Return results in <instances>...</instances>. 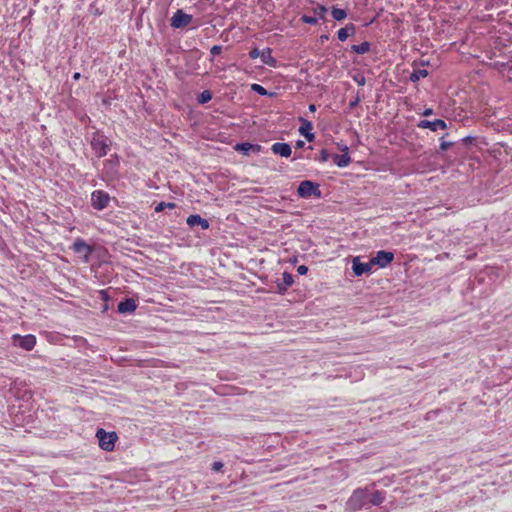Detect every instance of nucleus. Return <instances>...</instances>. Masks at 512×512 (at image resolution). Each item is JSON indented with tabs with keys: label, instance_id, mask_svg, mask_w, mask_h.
Masks as SVG:
<instances>
[{
	"label": "nucleus",
	"instance_id": "nucleus-16",
	"mask_svg": "<svg viewBox=\"0 0 512 512\" xmlns=\"http://www.w3.org/2000/svg\"><path fill=\"white\" fill-rule=\"evenodd\" d=\"M136 302L133 298H127L118 304V311L120 313H132L136 309Z\"/></svg>",
	"mask_w": 512,
	"mask_h": 512
},
{
	"label": "nucleus",
	"instance_id": "nucleus-33",
	"mask_svg": "<svg viewBox=\"0 0 512 512\" xmlns=\"http://www.w3.org/2000/svg\"><path fill=\"white\" fill-rule=\"evenodd\" d=\"M308 271V268L305 266V265H300L298 268H297V272L299 275H305Z\"/></svg>",
	"mask_w": 512,
	"mask_h": 512
},
{
	"label": "nucleus",
	"instance_id": "nucleus-35",
	"mask_svg": "<svg viewBox=\"0 0 512 512\" xmlns=\"http://www.w3.org/2000/svg\"><path fill=\"white\" fill-rule=\"evenodd\" d=\"M355 80H356V82H357V84H358L359 86H363V85H365V78H364L363 76H361V77H359V78H355Z\"/></svg>",
	"mask_w": 512,
	"mask_h": 512
},
{
	"label": "nucleus",
	"instance_id": "nucleus-24",
	"mask_svg": "<svg viewBox=\"0 0 512 512\" xmlns=\"http://www.w3.org/2000/svg\"><path fill=\"white\" fill-rule=\"evenodd\" d=\"M212 99V93L209 90H204L198 97V102L200 104H205Z\"/></svg>",
	"mask_w": 512,
	"mask_h": 512
},
{
	"label": "nucleus",
	"instance_id": "nucleus-44",
	"mask_svg": "<svg viewBox=\"0 0 512 512\" xmlns=\"http://www.w3.org/2000/svg\"><path fill=\"white\" fill-rule=\"evenodd\" d=\"M326 11L325 7H321L320 12Z\"/></svg>",
	"mask_w": 512,
	"mask_h": 512
},
{
	"label": "nucleus",
	"instance_id": "nucleus-2",
	"mask_svg": "<svg viewBox=\"0 0 512 512\" xmlns=\"http://www.w3.org/2000/svg\"><path fill=\"white\" fill-rule=\"evenodd\" d=\"M96 437L101 449L107 452L114 450L115 442L118 439V436L115 432H106L104 429L100 428L96 432Z\"/></svg>",
	"mask_w": 512,
	"mask_h": 512
},
{
	"label": "nucleus",
	"instance_id": "nucleus-12",
	"mask_svg": "<svg viewBox=\"0 0 512 512\" xmlns=\"http://www.w3.org/2000/svg\"><path fill=\"white\" fill-rule=\"evenodd\" d=\"M186 223L190 228L195 226H200L202 230H207L209 228V222L207 219L202 218L198 214H192L187 217Z\"/></svg>",
	"mask_w": 512,
	"mask_h": 512
},
{
	"label": "nucleus",
	"instance_id": "nucleus-3",
	"mask_svg": "<svg viewBox=\"0 0 512 512\" xmlns=\"http://www.w3.org/2000/svg\"><path fill=\"white\" fill-rule=\"evenodd\" d=\"M91 147L97 157L101 158L106 156L109 151L108 138L98 132L93 133Z\"/></svg>",
	"mask_w": 512,
	"mask_h": 512
},
{
	"label": "nucleus",
	"instance_id": "nucleus-30",
	"mask_svg": "<svg viewBox=\"0 0 512 512\" xmlns=\"http://www.w3.org/2000/svg\"><path fill=\"white\" fill-rule=\"evenodd\" d=\"M329 157H330V155L327 152V150L322 149L321 152H320L319 161L320 162H326L329 159Z\"/></svg>",
	"mask_w": 512,
	"mask_h": 512
},
{
	"label": "nucleus",
	"instance_id": "nucleus-45",
	"mask_svg": "<svg viewBox=\"0 0 512 512\" xmlns=\"http://www.w3.org/2000/svg\"><path fill=\"white\" fill-rule=\"evenodd\" d=\"M326 11L325 7H321L320 12Z\"/></svg>",
	"mask_w": 512,
	"mask_h": 512
},
{
	"label": "nucleus",
	"instance_id": "nucleus-34",
	"mask_svg": "<svg viewBox=\"0 0 512 512\" xmlns=\"http://www.w3.org/2000/svg\"><path fill=\"white\" fill-rule=\"evenodd\" d=\"M359 102H360V98L357 96L353 100L350 101L349 107L352 109V108L356 107L359 104Z\"/></svg>",
	"mask_w": 512,
	"mask_h": 512
},
{
	"label": "nucleus",
	"instance_id": "nucleus-4",
	"mask_svg": "<svg viewBox=\"0 0 512 512\" xmlns=\"http://www.w3.org/2000/svg\"><path fill=\"white\" fill-rule=\"evenodd\" d=\"M297 193L302 198H310L311 196H315L317 198L321 197V190L319 188V184L309 180L302 181L299 184L297 188Z\"/></svg>",
	"mask_w": 512,
	"mask_h": 512
},
{
	"label": "nucleus",
	"instance_id": "nucleus-43",
	"mask_svg": "<svg viewBox=\"0 0 512 512\" xmlns=\"http://www.w3.org/2000/svg\"><path fill=\"white\" fill-rule=\"evenodd\" d=\"M100 292H101V294H102V296H103V297H105V296H106V294H105V291H104V290H101Z\"/></svg>",
	"mask_w": 512,
	"mask_h": 512
},
{
	"label": "nucleus",
	"instance_id": "nucleus-32",
	"mask_svg": "<svg viewBox=\"0 0 512 512\" xmlns=\"http://www.w3.org/2000/svg\"><path fill=\"white\" fill-rule=\"evenodd\" d=\"M222 467H223V463H222V462H219V461L214 462V463L212 464V470H213V471H215V472L220 471V470L222 469Z\"/></svg>",
	"mask_w": 512,
	"mask_h": 512
},
{
	"label": "nucleus",
	"instance_id": "nucleus-38",
	"mask_svg": "<svg viewBox=\"0 0 512 512\" xmlns=\"http://www.w3.org/2000/svg\"><path fill=\"white\" fill-rule=\"evenodd\" d=\"M308 109H309L310 112H315L316 111V105L315 104H310Z\"/></svg>",
	"mask_w": 512,
	"mask_h": 512
},
{
	"label": "nucleus",
	"instance_id": "nucleus-31",
	"mask_svg": "<svg viewBox=\"0 0 512 512\" xmlns=\"http://www.w3.org/2000/svg\"><path fill=\"white\" fill-rule=\"evenodd\" d=\"M221 52H222V46H220V45H214V46L210 49V53H211L213 56L219 55Z\"/></svg>",
	"mask_w": 512,
	"mask_h": 512
},
{
	"label": "nucleus",
	"instance_id": "nucleus-6",
	"mask_svg": "<svg viewBox=\"0 0 512 512\" xmlns=\"http://www.w3.org/2000/svg\"><path fill=\"white\" fill-rule=\"evenodd\" d=\"M110 196L102 190H96L91 194V204L97 210H103L108 207Z\"/></svg>",
	"mask_w": 512,
	"mask_h": 512
},
{
	"label": "nucleus",
	"instance_id": "nucleus-20",
	"mask_svg": "<svg viewBox=\"0 0 512 512\" xmlns=\"http://www.w3.org/2000/svg\"><path fill=\"white\" fill-rule=\"evenodd\" d=\"M351 50L357 54H365L370 50V43L365 41L358 45H352Z\"/></svg>",
	"mask_w": 512,
	"mask_h": 512
},
{
	"label": "nucleus",
	"instance_id": "nucleus-46",
	"mask_svg": "<svg viewBox=\"0 0 512 512\" xmlns=\"http://www.w3.org/2000/svg\"><path fill=\"white\" fill-rule=\"evenodd\" d=\"M469 139H470L469 137H464V138L462 139V141H467V140H469Z\"/></svg>",
	"mask_w": 512,
	"mask_h": 512
},
{
	"label": "nucleus",
	"instance_id": "nucleus-15",
	"mask_svg": "<svg viewBox=\"0 0 512 512\" xmlns=\"http://www.w3.org/2000/svg\"><path fill=\"white\" fill-rule=\"evenodd\" d=\"M420 128H428L432 131H437L439 129H446L447 125L444 120L436 119L434 121L429 120H421L418 124Z\"/></svg>",
	"mask_w": 512,
	"mask_h": 512
},
{
	"label": "nucleus",
	"instance_id": "nucleus-27",
	"mask_svg": "<svg viewBox=\"0 0 512 512\" xmlns=\"http://www.w3.org/2000/svg\"><path fill=\"white\" fill-rule=\"evenodd\" d=\"M251 89L254 92L258 93L259 95H262V96L267 95V90L259 84H252Z\"/></svg>",
	"mask_w": 512,
	"mask_h": 512
},
{
	"label": "nucleus",
	"instance_id": "nucleus-1",
	"mask_svg": "<svg viewBox=\"0 0 512 512\" xmlns=\"http://www.w3.org/2000/svg\"><path fill=\"white\" fill-rule=\"evenodd\" d=\"M71 249L83 263L89 262L90 256L94 251V248L82 238H76Z\"/></svg>",
	"mask_w": 512,
	"mask_h": 512
},
{
	"label": "nucleus",
	"instance_id": "nucleus-7",
	"mask_svg": "<svg viewBox=\"0 0 512 512\" xmlns=\"http://www.w3.org/2000/svg\"><path fill=\"white\" fill-rule=\"evenodd\" d=\"M13 344L15 346H19L27 351H30L34 348L36 344V338L34 335L28 334L25 336H21L18 334L13 335Z\"/></svg>",
	"mask_w": 512,
	"mask_h": 512
},
{
	"label": "nucleus",
	"instance_id": "nucleus-39",
	"mask_svg": "<svg viewBox=\"0 0 512 512\" xmlns=\"http://www.w3.org/2000/svg\"><path fill=\"white\" fill-rule=\"evenodd\" d=\"M80 77H81V74H80L79 72H76V73H74V75H73V79H74V80H79V79H80Z\"/></svg>",
	"mask_w": 512,
	"mask_h": 512
},
{
	"label": "nucleus",
	"instance_id": "nucleus-23",
	"mask_svg": "<svg viewBox=\"0 0 512 512\" xmlns=\"http://www.w3.org/2000/svg\"><path fill=\"white\" fill-rule=\"evenodd\" d=\"M331 15H332L333 19H335L336 21H341L346 18L347 13L345 10H343L341 8L333 7L332 11H331Z\"/></svg>",
	"mask_w": 512,
	"mask_h": 512
},
{
	"label": "nucleus",
	"instance_id": "nucleus-26",
	"mask_svg": "<svg viewBox=\"0 0 512 512\" xmlns=\"http://www.w3.org/2000/svg\"><path fill=\"white\" fill-rule=\"evenodd\" d=\"M282 280L285 286H291L293 284V276L288 272L282 274Z\"/></svg>",
	"mask_w": 512,
	"mask_h": 512
},
{
	"label": "nucleus",
	"instance_id": "nucleus-8",
	"mask_svg": "<svg viewBox=\"0 0 512 512\" xmlns=\"http://www.w3.org/2000/svg\"><path fill=\"white\" fill-rule=\"evenodd\" d=\"M393 259L394 254L392 252L380 250L371 258V263L373 266L377 265L380 268H384L389 265Z\"/></svg>",
	"mask_w": 512,
	"mask_h": 512
},
{
	"label": "nucleus",
	"instance_id": "nucleus-18",
	"mask_svg": "<svg viewBox=\"0 0 512 512\" xmlns=\"http://www.w3.org/2000/svg\"><path fill=\"white\" fill-rule=\"evenodd\" d=\"M333 159L335 164L340 168L347 167L351 162V157L347 152L341 155L336 154L334 155Z\"/></svg>",
	"mask_w": 512,
	"mask_h": 512
},
{
	"label": "nucleus",
	"instance_id": "nucleus-21",
	"mask_svg": "<svg viewBox=\"0 0 512 512\" xmlns=\"http://www.w3.org/2000/svg\"><path fill=\"white\" fill-rule=\"evenodd\" d=\"M428 75V72L426 69H416L414 70L410 76H409V79L412 81V82H417L419 81L421 78H425L426 76Z\"/></svg>",
	"mask_w": 512,
	"mask_h": 512
},
{
	"label": "nucleus",
	"instance_id": "nucleus-40",
	"mask_svg": "<svg viewBox=\"0 0 512 512\" xmlns=\"http://www.w3.org/2000/svg\"><path fill=\"white\" fill-rule=\"evenodd\" d=\"M432 114V109H426L424 112H423V115L425 116H428V115H431Z\"/></svg>",
	"mask_w": 512,
	"mask_h": 512
},
{
	"label": "nucleus",
	"instance_id": "nucleus-19",
	"mask_svg": "<svg viewBox=\"0 0 512 512\" xmlns=\"http://www.w3.org/2000/svg\"><path fill=\"white\" fill-rule=\"evenodd\" d=\"M260 58L264 64H267L272 67L275 66L276 60L272 57L270 48L263 50Z\"/></svg>",
	"mask_w": 512,
	"mask_h": 512
},
{
	"label": "nucleus",
	"instance_id": "nucleus-41",
	"mask_svg": "<svg viewBox=\"0 0 512 512\" xmlns=\"http://www.w3.org/2000/svg\"><path fill=\"white\" fill-rule=\"evenodd\" d=\"M340 150L343 152V153H348V147L346 145H343L340 147Z\"/></svg>",
	"mask_w": 512,
	"mask_h": 512
},
{
	"label": "nucleus",
	"instance_id": "nucleus-42",
	"mask_svg": "<svg viewBox=\"0 0 512 512\" xmlns=\"http://www.w3.org/2000/svg\"><path fill=\"white\" fill-rule=\"evenodd\" d=\"M321 41H325V40H328V36L327 35H322L320 37Z\"/></svg>",
	"mask_w": 512,
	"mask_h": 512
},
{
	"label": "nucleus",
	"instance_id": "nucleus-11",
	"mask_svg": "<svg viewBox=\"0 0 512 512\" xmlns=\"http://www.w3.org/2000/svg\"><path fill=\"white\" fill-rule=\"evenodd\" d=\"M234 149L243 155L258 154L261 152V145L251 143H238L234 146Z\"/></svg>",
	"mask_w": 512,
	"mask_h": 512
},
{
	"label": "nucleus",
	"instance_id": "nucleus-37",
	"mask_svg": "<svg viewBox=\"0 0 512 512\" xmlns=\"http://www.w3.org/2000/svg\"><path fill=\"white\" fill-rule=\"evenodd\" d=\"M304 145H305V143H304V141H302V140H298V141L296 142V148H303V147H304Z\"/></svg>",
	"mask_w": 512,
	"mask_h": 512
},
{
	"label": "nucleus",
	"instance_id": "nucleus-14",
	"mask_svg": "<svg viewBox=\"0 0 512 512\" xmlns=\"http://www.w3.org/2000/svg\"><path fill=\"white\" fill-rule=\"evenodd\" d=\"M301 126L299 127V133L304 136L307 141L311 142L314 140V134L311 132L313 129V125L310 121L300 118Z\"/></svg>",
	"mask_w": 512,
	"mask_h": 512
},
{
	"label": "nucleus",
	"instance_id": "nucleus-28",
	"mask_svg": "<svg viewBox=\"0 0 512 512\" xmlns=\"http://www.w3.org/2000/svg\"><path fill=\"white\" fill-rule=\"evenodd\" d=\"M301 20L304 22V23H307V24H312V25H315L317 24L318 20L316 17H313V16H308V15H303L301 17Z\"/></svg>",
	"mask_w": 512,
	"mask_h": 512
},
{
	"label": "nucleus",
	"instance_id": "nucleus-13",
	"mask_svg": "<svg viewBox=\"0 0 512 512\" xmlns=\"http://www.w3.org/2000/svg\"><path fill=\"white\" fill-rule=\"evenodd\" d=\"M271 151L276 154L280 155L281 157L288 158L290 157L292 153L291 146L288 143H281L276 142L271 146Z\"/></svg>",
	"mask_w": 512,
	"mask_h": 512
},
{
	"label": "nucleus",
	"instance_id": "nucleus-29",
	"mask_svg": "<svg viewBox=\"0 0 512 512\" xmlns=\"http://www.w3.org/2000/svg\"><path fill=\"white\" fill-rule=\"evenodd\" d=\"M262 51H260L258 48H254L249 52V57L251 59H256L258 57H261Z\"/></svg>",
	"mask_w": 512,
	"mask_h": 512
},
{
	"label": "nucleus",
	"instance_id": "nucleus-10",
	"mask_svg": "<svg viewBox=\"0 0 512 512\" xmlns=\"http://www.w3.org/2000/svg\"><path fill=\"white\" fill-rule=\"evenodd\" d=\"M372 267L371 259L368 262H362L359 257L352 260V270L356 276L371 272Z\"/></svg>",
	"mask_w": 512,
	"mask_h": 512
},
{
	"label": "nucleus",
	"instance_id": "nucleus-5",
	"mask_svg": "<svg viewBox=\"0 0 512 512\" xmlns=\"http://www.w3.org/2000/svg\"><path fill=\"white\" fill-rule=\"evenodd\" d=\"M368 493L365 490L358 489L353 492L347 502L349 509L357 511L365 507L368 502Z\"/></svg>",
	"mask_w": 512,
	"mask_h": 512
},
{
	"label": "nucleus",
	"instance_id": "nucleus-17",
	"mask_svg": "<svg viewBox=\"0 0 512 512\" xmlns=\"http://www.w3.org/2000/svg\"><path fill=\"white\" fill-rule=\"evenodd\" d=\"M356 32V27L353 23L347 24L345 27L341 28L337 32V37L340 41H345L350 35H354Z\"/></svg>",
	"mask_w": 512,
	"mask_h": 512
},
{
	"label": "nucleus",
	"instance_id": "nucleus-22",
	"mask_svg": "<svg viewBox=\"0 0 512 512\" xmlns=\"http://www.w3.org/2000/svg\"><path fill=\"white\" fill-rule=\"evenodd\" d=\"M384 501V496L379 491L372 493L368 496V502L373 505H380Z\"/></svg>",
	"mask_w": 512,
	"mask_h": 512
},
{
	"label": "nucleus",
	"instance_id": "nucleus-9",
	"mask_svg": "<svg viewBox=\"0 0 512 512\" xmlns=\"http://www.w3.org/2000/svg\"><path fill=\"white\" fill-rule=\"evenodd\" d=\"M191 21V15L184 13L182 10H177L171 18V26L174 28H182L189 25Z\"/></svg>",
	"mask_w": 512,
	"mask_h": 512
},
{
	"label": "nucleus",
	"instance_id": "nucleus-25",
	"mask_svg": "<svg viewBox=\"0 0 512 512\" xmlns=\"http://www.w3.org/2000/svg\"><path fill=\"white\" fill-rule=\"evenodd\" d=\"M175 206H176L175 203H172V202H160L155 207V212H161L166 208L173 209V208H175Z\"/></svg>",
	"mask_w": 512,
	"mask_h": 512
},
{
	"label": "nucleus",
	"instance_id": "nucleus-36",
	"mask_svg": "<svg viewBox=\"0 0 512 512\" xmlns=\"http://www.w3.org/2000/svg\"><path fill=\"white\" fill-rule=\"evenodd\" d=\"M440 148H441L442 150H447V149H448V142H446V141L444 140V137H442V142H441V144H440Z\"/></svg>",
	"mask_w": 512,
	"mask_h": 512
}]
</instances>
